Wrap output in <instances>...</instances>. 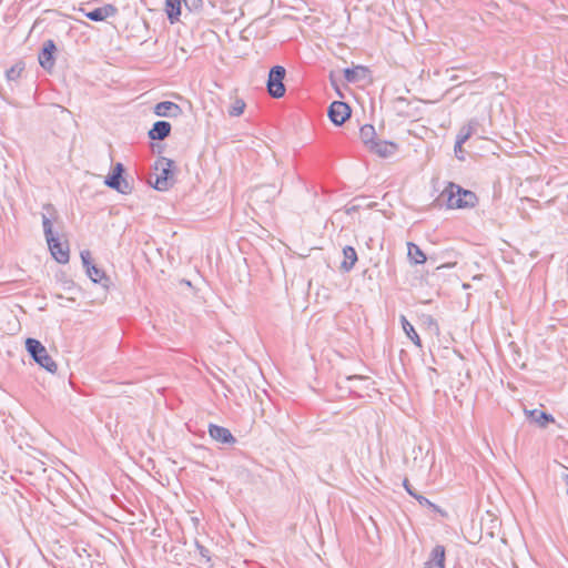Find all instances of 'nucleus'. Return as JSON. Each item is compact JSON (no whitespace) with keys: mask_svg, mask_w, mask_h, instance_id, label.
<instances>
[{"mask_svg":"<svg viewBox=\"0 0 568 568\" xmlns=\"http://www.w3.org/2000/svg\"><path fill=\"white\" fill-rule=\"evenodd\" d=\"M265 4L264 12H260L258 17H263L266 12H268L272 8L273 0H261Z\"/></svg>","mask_w":568,"mask_h":568,"instance_id":"c85d7f7f","label":"nucleus"},{"mask_svg":"<svg viewBox=\"0 0 568 568\" xmlns=\"http://www.w3.org/2000/svg\"><path fill=\"white\" fill-rule=\"evenodd\" d=\"M199 548H200V552H201V555H202L203 557H206V552H207V550H206L204 547H202V546H200Z\"/></svg>","mask_w":568,"mask_h":568,"instance_id":"7c9ffc66","label":"nucleus"},{"mask_svg":"<svg viewBox=\"0 0 568 568\" xmlns=\"http://www.w3.org/2000/svg\"><path fill=\"white\" fill-rule=\"evenodd\" d=\"M26 349L32 359L47 372L54 374L58 371V365L49 355L47 348L40 341L29 337L26 339Z\"/></svg>","mask_w":568,"mask_h":568,"instance_id":"39448f33","label":"nucleus"},{"mask_svg":"<svg viewBox=\"0 0 568 568\" xmlns=\"http://www.w3.org/2000/svg\"><path fill=\"white\" fill-rule=\"evenodd\" d=\"M349 105L342 101H334L328 108V118L335 125L344 124L351 118Z\"/></svg>","mask_w":568,"mask_h":568,"instance_id":"1a4fd4ad","label":"nucleus"},{"mask_svg":"<svg viewBox=\"0 0 568 568\" xmlns=\"http://www.w3.org/2000/svg\"><path fill=\"white\" fill-rule=\"evenodd\" d=\"M356 262H357V253H356L355 248L352 246L344 247L343 261H342L341 267L347 272L354 267Z\"/></svg>","mask_w":568,"mask_h":568,"instance_id":"a211bd4d","label":"nucleus"},{"mask_svg":"<svg viewBox=\"0 0 568 568\" xmlns=\"http://www.w3.org/2000/svg\"><path fill=\"white\" fill-rule=\"evenodd\" d=\"M154 113L163 118H178L182 113V109L174 102L162 101L154 106Z\"/></svg>","mask_w":568,"mask_h":568,"instance_id":"f8f14e48","label":"nucleus"},{"mask_svg":"<svg viewBox=\"0 0 568 568\" xmlns=\"http://www.w3.org/2000/svg\"><path fill=\"white\" fill-rule=\"evenodd\" d=\"M165 12L171 23L178 22L181 16V1L165 0Z\"/></svg>","mask_w":568,"mask_h":568,"instance_id":"f3484780","label":"nucleus"},{"mask_svg":"<svg viewBox=\"0 0 568 568\" xmlns=\"http://www.w3.org/2000/svg\"><path fill=\"white\" fill-rule=\"evenodd\" d=\"M174 161L164 156L159 158L153 166L154 181L152 186L158 191H168L174 184Z\"/></svg>","mask_w":568,"mask_h":568,"instance_id":"20e7f679","label":"nucleus"},{"mask_svg":"<svg viewBox=\"0 0 568 568\" xmlns=\"http://www.w3.org/2000/svg\"><path fill=\"white\" fill-rule=\"evenodd\" d=\"M171 133V124L168 121H156L149 131L151 140H164Z\"/></svg>","mask_w":568,"mask_h":568,"instance_id":"2eb2a0df","label":"nucleus"},{"mask_svg":"<svg viewBox=\"0 0 568 568\" xmlns=\"http://www.w3.org/2000/svg\"><path fill=\"white\" fill-rule=\"evenodd\" d=\"M402 326L406 335L410 338V341L418 347H422V341L419 335L416 333L414 326L404 317H400Z\"/></svg>","mask_w":568,"mask_h":568,"instance_id":"aec40b11","label":"nucleus"},{"mask_svg":"<svg viewBox=\"0 0 568 568\" xmlns=\"http://www.w3.org/2000/svg\"><path fill=\"white\" fill-rule=\"evenodd\" d=\"M184 2V6L189 9V10H197L202 7V0H183Z\"/></svg>","mask_w":568,"mask_h":568,"instance_id":"393cba45","label":"nucleus"},{"mask_svg":"<svg viewBox=\"0 0 568 568\" xmlns=\"http://www.w3.org/2000/svg\"><path fill=\"white\" fill-rule=\"evenodd\" d=\"M124 172V166L122 163H116L113 168L112 174L108 175L104 180V184L109 186L110 189H113L118 191L121 194H129L131 192V186L122 178V174Z\"/></svg>","mask_w":568,"mask_h":568,"instance_id":"0eeeda50","label":"nucleus"},{"mask_svg":"<svg viewBox=\"0 0 568 568\" xmlns=\"http://www.w3.org/2000/svg\"><path fill=\"white\" fill-rule=\"evenodd\" d=\"M246 103L243 100H236L230 110L232 116L241 115L245 110Z\"/></svg>","mask_w":568,"mask_h":568,"instance_id":"5701e85b","label":"nucleus"},{"mask_svg":"<svg viewBox=\"0 0 568 568\" xmlns=\"http://www.w3.org/2000/svg\"><path fill=\"white\" fill-rule=\"evenodd\" d=\"M255 201L260 204H268L275 201L280 194V187L273 183L256 184L254 186Z\"/></svg>","mask_w":568,"mask_h":568,"instance_id":"6e6552de","label":"nucleus"},{"mask_svg":"<svg viewBox=\"0 0 568 568\" xmlns=\"http://www.w3.org/2000/svg\"><path fill=\"white\" fill-rule=\"evenodd\" d=\"M423 324L427 325L429 328H434L435 331H438V326L433 320L432 316L427 315L424 317Z\"/></svg>","mask_w":568,"mask_h":568,"instance_id":"cd10ccee","label":"nucleus"},{"mask_svg":"<svg viewBox=\"0 0 568 568\" xmlns=\"http://www.w3.org/2000/svg\"><path fill=\"white\" fill-rule=\"evenodd\" d=\"M439 199L448 210L473 209L478 203L475 192L466 190L460 185L449 182L440 193Z\"/></svg>","mask_w":568,"mask_h":568,"instance_id":"f257e3e1","label":"nucleus"},{"mask_svg":"<svg viewBox=\"0 0 568 568\" xmlns=\"http://www.w3.org/2000/svg\"><path fill=\"white\" fill-rule=\"evenodd\" d=\"M209 435L216 443H221V444L235 443L234 436L227 428L215 425V424L209 425Z\"/></svg>","mask_w":568,"mask_h":568,"instance_id":"9d476101","label":"nucleus"},{"mask_svg":"<svg viewBox=\"0 0 568 568\" xmlns=\"http://www.w3.org/2000/svg\"><path fill=\"white\" fill-rule=\"evenodd\" d=\"M404 486H405V488H406V490H407V493H408L409 495H412L413 497H415V496H416V494H414V493L412 491V489H410V487H409V483H408V480H407V479H405V480H404Z\"/></svg>","mask_w":568,"mask_h":568,"instance_id":"c756f323","label":"nucleus"},{"mask_svg":"<svg viewBox=\"0 0 568 568\" xmlns=\"http://www.w3.org/2000/svg\"><path fill=\"white\" fill-rule=\"evenodd\" d=\"M423 568H445V547L435 546Z\"/></svg>","mask_w":568,"mask_h":568,"instance_id":"4468645a","label":"nucleus"},{"mask_svg":"<svg viewBox=\"0 0 568 568\" xmlns=\"http://www.w3.org/2000/svg\"><path fill=\"white\" fill-rule=\"evenodd\" d=\"M55 44L52 40H48L43 43V48L39 53V63L42 68L49 70L54 64L53 52Z\"/></svg>","mask_w":568,"mask_h":568,"instance_id":"ddd939ff","label":"nucleus"},{"mask_svg":"<svg viewBox=\"0 0 568 568\" xmlns=\"http://www.w3.org/2000/svg\"><path fill=\"white\" fill-rule=\"evenodd\" d=\"M286 77V70L282 65L273 67L268 72V78L266 82L267 93L273 99H281L285 95L286 88L284 84V80Z\"/></svg>","mask_w":568,"mask_h":568,"instance_id":"423d86ee","label":"nucleus"},{"mask_svg":"<svg viewBox=\"0 0 568 568\" xmlns=\"http://www.w3.org/2000/svg\"><path fill=\"white\" fill-rule=\"evenodd\" d=\"M118 10L113 4H104L102 7L95 8L94 10L84 12V16L95 22L104 21L110 17H114Z\"/></svg>","mask_w":568,"mask_h":568,"instance_id":"9b49d317","label":"nucleus"},{"mask_svg":"<svg viewBox=\"0 0 568 568\" xmlns=\"http://www.w3.org/2000/svg\"><path fill=\"white\" fill-rule=\"evenodd\" d=\"M42 226L52 257L60 264L68 263L70 258L69 245L60 242L59 237L53 234L52 222L45 214H42Z\"/></svg>","mask_w":568,"mask_h":568,"instance_id":"7ed1b4c3","label":"nucleus"},{"mask_svg":"<svg viewBox=\"0 0 568 568\" xmlns=\"http://www.w3.org/2000/svg\"><path fill=\"white\" fill-rule=\"evenodd\" d=\"M455 152H463V146H457V143L455 144Z\"/></svg>","mask_w":568,"mask_h":568,"instance_id":"2f4dec72","label":"nucleus"},{"mask_svg":"<svg viewBox=\"0 0 568 568\" xmlns=\"http://www.w3.org/2000/svg\"><path fill=\"white\" fill-rule=\"evenodd\" d=\"M22 70H23V65L21 63H17V64L12 65L7 71V74H6L7 79L9 81H16L18 78H20Z\"/></svg>","mask_w":568,"mask_h":568,"instance_id":"4be33fe9","label":"nucleus"},{"mask_svg":"<svg viewBox=\"0 0 568 568\" xmlns=\"http://www.w3.org/2000/svg\"><path fill=\"white\" fill-rule=\"evenodd\" d=\"M407 255L414 264H424L427 260L420 247L412 242L407 243Z\"/></svg>","mask_w":568,"mask_h":568,"instance_id":"6ab92c4d","label":"nucleus"},{"mask_svg":"<svg viewBox=\"0 0 568 568\" xmlns=\"http://www.w3.org/2000/svg\"><path fill=\"white\" fill-rule=\"evenodd\" d=\"M44 209H47V210H51V209H52V206H51L50 204H47V205L44 206Z\"/></svg>","mask_w":568,"mask_h":568,"instance_id":"473e14b6","label":"nucleus"},{"mask_svg":"<svg viewBox=\"0 0 568 568\" xmlns=\"http://www.w3.org/2000/svg\"><path fill=\"white\" fill-rule=\"evenodd\" d=\"M88 276L94 283H102L103 280H106L105 274L102 270L98 268L95 265H90L85 268Z\"/></svg>","mask_w":568,"mask_h":568,"instance_id":"412c9836","label":"nucleus"},{"mask_svg":"<svg viewBox=\"0 0 568 568\" xmlns=\"http://www.w3.org/2000/svg\"><path fill=\"white\" fill-rule=\"evenodd\" d=\"M527 417L530 418L534 423H536L540 427H546L549 423H554L555 419L551 415L539 410V409H531L525 412Z\"/></svg>","mask_w":568,"mask_h":568,"instance_id":"dca6fc26","label":"nucleus"},{"mask_svg":"<svg viewBox=\"0 0 568 568\" xmlns=\"http://www.w3.org/2000/svg\"><path fill=\"white\" fill-rule=\"evenodd\" d=\"M473 134L471 128H467L465 131L460 132L457 138V146H463V144L470 138Z\"/></svg>","mask_w":568,"mask_h":568,"instance_id":"b1692460","label":"nucleus"},{"mask_svg":"<svg viewBox=\"0 0 568 568\" xmlns=\"http://www.w3.org/2000/svg\"><path fill=\"white\" fill-rule=\"evenodd\" d=\"M415 498L418 500L419 504L430 507L435 510H438V508L430 500L425 498L424 496L416 495Z\"/></svg>","mask_w":568,"mask_h":568,"instance_id":"bb28decb","label":"nucleus"},{"mask_svg":"<svg viewBox=\"0 0 568 568\" xmlns=\"http://www.w3.org/2000/svg\"><path fill=\"white\" fill-rule=\"evenodd\" d=\"M359 139L364 148L381 158H387L396 153L398 145L393 141L381 140L372 124H364L359 128Z\"/></svg>","mask_w":568,"mask_h":568,"instance_id":"f03ea898","label":"nucleus"},{"mask_svg":"<svg viewBox=\"0 0 568 568\" xmlns=\"http://www.w3.org/2000/svg\"><path fill=\"white\" fill-rule=\"evenodd\" d=\"M80 256H81L83 266L85 268L89 267L90 265H92V263H91V253L88 250L82 251Z\"/></svg>","mask_w":568,"mask_h":568,"instance_id":"a878e982","label":"nucleus"}]
</instances>
